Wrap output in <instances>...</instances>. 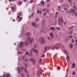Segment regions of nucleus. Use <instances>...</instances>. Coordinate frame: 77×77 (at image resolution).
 <instances>
[{"instance_id":"nucleus-63","label":"nucleus","mask_w":77,"mask_h":77,"mask_svg":"<svg viewBox=\"0 0 77 77\" xmlns=\"http://www.w3.org/2000/svg\"><path fill=\"white\" fill-rule=\"evenodd\" d=\"M23 69H24V67H23L21 68L22 70L23 71Z\"/></svg>"},{"instance_id":"nucleus-53","label":"nucleus","mask_w":77,"mask_h":77,"mask_svg":"<svg viewBox=\"0 0 77 77\" xmlns=\"http://www.w3.org/2000/svg\"><path fill=\"white\" fill-rule=\"evenodd\" d=\"M46 11L47 12H49V10H48L46 9Z\"/></svg>"},{"instance_id":"nucleus-39","label":"nucleus","mask_w":77,"mask_h":77,"mask_svg":"<svg viewBox=\"0 0 77 77\" xmlns=\"http://www.w3.org/2000/svg\"><path fill=\"white\" fill-rule=\"evenodd\" d=\"M30 60L31 61H32V62H33V60H34V59H33L32 58H31L30 59Z\"/></svg>"},{"instance_id":"nucleus-34","label":"nucleus","mask_w":77,"mask_h":77,"mask_svg":"<svg viewBox=\"0 0 77 77\" xmlns=\"http://www.w3.org/2000/svg\"><path fill=\"white\" fill-rule=\"evenodd\" d=\"M9 77V74H8L7 75H6V77Z\"/></svg>"},{"instance_id":"nucleus-23","label":"nucleus","mask_w":77,"mask_h":77,"mask_svg":"<svg viewBox=\"0 0 77 77\" xmlns=\"http://www.w3.org/2000/svg\"><path fill=\"white\" fill-rule=\"evenodd\" d=\"M29 56H32V52H31V51H30V54H29Z\"/></svg>"},{"instance_id":"nucleus-5","label":"nucleus","mask_w":77,"mask_h":77,"mask_svg":"<svg viewBox=\"0 0 77 77\" xmlns=\"http://www.w3.org/2000/svg\"><path fill=\"white\" fill-rule=\"evenodd\" d=\"M17 18H18L19 22H20L22 20H23V17H20L19 16H17Z\"/></svg>"},{"instance_id":"nucleus-62","label":"nucleus","mask_w":77,"mask_h":77,"mask_svg":"<svg viewBox=\"0 0 77 77\" xmlns=\"http://www.w3.org/2000/svg\"><path fill=\"white\" fill-rule=\"evenodd\" d=\"M3 77H5V75H2Z\"/></svg>"},{"instance_id":"nucleus-15","label":"nucleus","mask_w":77,"mask_h":77,"mask_svg":"<svg viewBox=\"0 0 77 77\" xmlns=\"http://www.w3.org/2000/svg\"><path fill=\"white\" fill-rule=\"evenodd\" d=\"M50 30H56V29L54 28V27H51L50 28Z\"/></svg>"},{"instance_id":"nucleus-1","label":"nucleus","mask_w":77,"mask_h":77,"mask_svg":"<svg viewBox=\"0 0 77 77\" xmlns=\"http://www.w3.org/2000/svg\"><path fill=\"white\" fill-rule=\"evenodd\" d=\"M33 41V39L31 38L30 37H27V39L26 40L25 44L26 46L28 45V44H32Z\"/></svg>"},{"instance_id":"nucleus-47","label":"nucleus","mask_w":77,"mask_h":77,"mask_svg":"<svg viewBox=\"0 0 77 77\" xmlns=\"http://www.w3.org/2000/svg\"><path fill=\"white\" fill-rule=\"evenodd\" d=\"M44 56H45V55L43 54L42 55V57H44Z\"/></svg>"},{"instance_id":"nucleus-29","label":"nucleus","mask_w":77,"mask_h":77,"mask_svg":"<svg viewBox=\"0 0 77 77\" xmlns=\"http://www.w3.org/2000/svg\"><path fill=\"white\" fill-rule=\"evenodd\" d=\"M21 4H22V2H19V5H21Z\"/></svg>"},{"instance_id":"nucleus-64","label":"nucleus","mask_w":77,"mask_h":77,"mask_svg":"<svg viewBox=\"0 0 77 77\" xmlns=\"http://www.w3.org/2000/svg\"><path fill=\"white\" fill-rule=\"evenodd\" d=\"M45 21H43L42 22V23H45Z\"/></svg>"},{"instance_id":"nucleus-35","label":"nucleus","mask_w":77,"mask_h":77,"mask_svg":"<svg viewBox=\"0 0 77 77\" xmlns=\"http://www.w3.org/2000/svg\"><path fill=\"white\" fill-rule=\"evenodd\" d=\"M35 21H39V18H37L35 19Z\"/></svg>"},{"instance_id":"nucleus-52","label":"nucleus","mask_w":77,"mask_h":77,"mask_svg":"<svg viewBox=\"0 0 77 77\" xmlns=\"http://www.w3.org/2000/svg\"><path fill=\"white\" fill-rule=\"evenodd\" d=\"M74 39H72V43H74Z\"/></svg>"},{"instance_id":"nucleus-20","label":"nucleus","mask_w":77,"mask_h":77,"mask_svg":"<svg viewBox=\"0 0 77 77\" xmlns=\"http://www.w3.org/2000/svg\"><path fill=\"white\" fill-rule=\"evenodd\" d=\"M54 48L55 49H56L57 50H58V49H59V48L58 46L55 47H54Z\"/></svg>"},{"instance_id":"nucleus-40","label":"nucleus","mask_w":77,"mask_h":77,"mask_svg":"<svg viewBox=\"0 0 77 77\" xmlns=\"http://www.w3.org/2000/svg\"><path fill=\"white\" fill-rule=\"evenodd\" d=\"M24 71L25 72H27V69H24Z\"/></svg>"},{"instance_id":"nucleus-10","label":"nucleus","mask_w":77,"mask_h":77,"mask_svg":"<svg viewBox=\"0 0 77 77\" xmlns=\"http://www.w3.org/2000/svg\"><path fill=\"white\" fill-rule=\"evenodd\" d=\"M70 11L71 12H72V15H74V12H75L74 11V10H73V9H71L70 10Z\"/></svg>"},{"instance_id":"nucleus-30","label":"nucleus","mask_w":77,"mask_h":77,"mask_svg":"<svg viewBox=\"0 0 77 77\" xmlns=\"http://www.w3.org/2000/svg\"><path fill=\"white\" fill-rule=\"evenodd\" d=\"M18 71L19 72H21V69L20 68H19Z\"/></svg>"},{"instance_id":"nucleus-56","label":"nucleus","mask_w":77,"mask_h":77,"mask_svg":"<svg viewBox=\"0 0 77 77\" xmlns=\"http://www.w3.org/2000/svg\"><path fill=\"white\" fill-rule=\"evenodd\" d=\"M25 62H27V59H25Z\"/></svg>"},{"instance_id":"nucleus-6","label":"nucleus","mask_w":77,"mask_h":77,"mask_svg":"<svg viewBox=\"0 0 77 77\" xmlns=\"http://www.w3.org/2000/svg\"><path fill=\"white\" fill-rule=\"evenodd\" d=\"M24 45V43H23V42H20V44L19 45V47L20 48H22L23 47V45Z\"/></svg>"},{"instance_id":"nucleus-17","label":"nucleus","mask_w":77,"mask_h":77,"mask_svg":"<svg viewBox=\"0 0 77 77\" xmlns=\"http://www.w3.org/2000/svg\"><path fill=\"white\" fill-rule=\"evenodd\" d=\"M41 4L42 5V6L44 5L45 2H44L43 1H42L41 2Z\"/></svg>"},{"instance_id":"nucleus-45","label":"nucleus","mask_w":77,"mask_h":77,"mask_svg":"<svg viewBox=\"0 0 77 77\" xmlns=\"http://www.w3.org/2000/svg\"><path fill=\"white\" fill-rule=\"evenodd\" d=\"M25 57H26V56H25V55H24L23 56V58H22V59H24V58H25Z\"/></svg>"},{"instance_id":"nucleus-60","label":"nucleus","mask_w":77,"mask_h":77,"mask_svg":"<svg viewBox=\"0 0 77 77\" xmlns=\"http://www.w3.org/2000/svg\"><path fill=\"white\" fill-rule=\"evenodd\" d=\"M56 37L57 39H59V38L58 37V36H57V35H56Z\"/></svg>"},{"instance_id":"nucleus-54","label":"nucleus","mask_w":77,"mask_h":77,"mask_svg":"<svg viewBox=\"0 0 77 77\" xmlns=\"http://www.w3.org/2000/svg\"><path fill=\"white\" fill-rule=\"evenodd\" d=\"M57 69H60V66L58 67H57Z\"/></svg>"},{"instance_id":"nucleus-21","label":"nucleus","mask_w":77,"mask_h":77,"mask_svg":"<svg viewBox=\"0 0 77 77\" xmlns=\"http://www.w3.org/2000/svg\"><path fill=\"white\" fill-rule=\"evenodd\" d=\"M47 39L48 40H49V41H50V40H51V38H50V37L49 36H48Z\"/></svg>"},{"instance_id":"nucleus-27","label":"nucleus","mask_w":77,"mask_h":77,"mask_svg":"<svg viewBox=\"0 0 77 77\" xmlns=\"http://www.w3.org/2000/svg\"><path fill=\"white\" fill-rule=\"evenodd\" d=\"M42 59H40L39 61V63H41L42 62Z\"/></svg>"},{"instance_id":"nucleus-13","label":"nucleus","mask_w":77,"mask_h":77,"mask_svg":"<svg viewBox=\"0 0 77 77\" xmlns=\"http://www.w3.org/2000/svg\"><path fill=\"white\" fill-rule=\"evenodd\" d=\"M64 54H66V56H68V53H67V51L65 50H64Z\"/></svg>"},{"instance_id":"nucleus-2","label":"nucleus","mask_w":77,"mask_h":77,"mask_svg":"<svg viewBox=\"0 0 77 77\" xmlns=\"http://www.w3.org/2000/svg\"><path fill=\"white\" fill-rule=\"evenodd\" d=\"M39 41L42 44H44L45 43V40L44 37H40L39 39Z\"/></svg>"},{"instance_id":"nucleus-8","label":"nucleus","mask_w":77,"mask_h":77,"mask_svg":"<svg viewBox=\"0 0 77 77\" xmlns=\"http://www.w3.org/2000/svg\"><path fill=\"white\" fill-rule=\"evenodd\" d=\"M50 36L51 38H53V37H54V35L53 34V33L52 32H51L50 33Z\"/></svg>"},{"instance_id":"nucleus-4","label":"nucleus","mask_w":77,"mask_h":77,"mask_svg":"<svg viewBox=\"0 0 77 77\" xmlns=\"http://www.w3.org/2000/svg\"><path fill=\"white\" fill-rule=\"evenodd\" d=\"M30 50L31 52H32L33 51H34L35 52V53H38V51L36 49L34 48H31Z\"/></svg>"},{"instance_id":"nucleus-18","label":"nucleus","mask_w":77,"mask_h":77,"mask_svg":"<svg viewBox=\"0 0 77 77\" xmlns=\"http://www.w3.org/2000/svg\"><path fill=\"white\" fill-rule=\"evenodd\" d=\"M38 72H39V73L40 74H42V71H41V69H39Z\"/></svg>"},{"instance_id":"nucleus-43","label":"nucleus","mask_w":77,"mask_h":77,"mask_svg":"<svg viewBox=\"0 0 77 77\" xmlns=\"http://www.w3.org/2000/svg\"><path fill=\"white\" fill-rule=\"evenodd\" d=\"M33 0H31L30 1V3H33Z\"/></svg>"},{"instance_id":"nucleus-49","label":"nucleus","mask_w":77,"mask_h":77,"mask_svg":"<svg viewBox=\"0 0 77 77\" xmlns=\"http://www.w3.org/2000/svg\"><path fill=\"white\" fill-rule=\"evenodd\" d=\"M28 53L27 52H26V53L25 54L26 55H27L28 54Z\"/></svg>"},{"instance_id":"nucleus-48","label":"nucleus","mask_w":77,"mask_h":77,"mask_svg":"<svg viewBox=\"0 0 77 77\" xmlns=\"http://www.w3.org/2000/svg\"><path fill=\"white\" fill-rule=\"evenodd\" d=\"M21 75L22 76V77H24V74L22 73Z\"/></svg>"},{"instance_id":"nucleus-26","label":"nucleus","mask_w":77,"mask_h":77,"mask_svg":"<svg viewBox=\"0 0 77 77\" xmlns=\"http://www.w3.org/2000/svg\"><path fill=\"white\" fill-rule=\"evenodd\" d=\"M57 46L58 47H60V46H61V44L58 43L57 44Z\"/></svg>"},{"instance_id":"nucleus-61","label":"nucleus","mask_w":77,"mask_h":77,"mask_svg":"<svg viewBox=\"0 0 77 77\" xmlns=\"http://www.w3.org/2000/svg\"><path fill=\"white\" fill-rule=\"evenodd\" d=\"M54 47H53L51 48V49L52 50H53V49H54Z\"/></svg>"},{"instance_id":"nucleus-25","label":"nucleus","mask_w":77,"mask_h":77,"mask_svg":"<svg viewBox=\"0 0 77 77\" xmlns=\"http://www.w3.org/2000/svg\"><path fill=\"white\" fill-rule=\"evenodd\" d=\"M74 15L75 17H77V13L75 12L74 13Z\"/></svg>"},{"instance_id":"nucleus-37","label":"nucleus","mask_w":77,"mask_h":77,"mask_svg":"<svg viewBox=\"0 0 77 77\" xmlns=\"http://www.w3.org/2000/svg\"><path fill=\"white\" fill-rule=\"evenodd\" d=\"M24 65L25 67H27V66H28L27 64V63L25 64Z\"/></svg>"},{"instance_id":"nucleus-36","label":"nucleus","mask_w":77,"mask_h":77,"mask_svg":"<svg viewBox=\"0 0 77 77\" xmlns=\"http://www.w3.org/2000/svg\"><path fill=\"white\" fill-rule=\"evenodd\" d=\"M58 11H60V6H59V7H58Z\"/></svg>"},{"instance_id":"nucleus-58","label":"nucleus","mask_w":77,"mask_h":77,"mask_svg":"<svg viewBox=\"0 0 77 77\" xmlns=\"http://www.w3.org/2000/svg\"><path fill=\"white\" fill-rule=\"evenodd\" d=\"M69 38H72V36H69Z\"/></svg>"},{"instance_id":"nucleus-33","label":"nucleus","mask_w":77,"mask_h":77,"mask_svg":"<svg viewBox=\"0 0 77 77\" xmlns=\"http://www.w3.org/2000/svg\"><path fill=\"white\" fill-rule=\"evenodd\" d=\"M56 29H57V30H60V28L58 27H57Z\"/></svg>"},{"instance_id":"nucleus-31","label":"nucleus","mask_w":77,"mask_h":77,"mask_svg":"<svg viewBox=\"0 0 77 77\" xmlns=\"http://www.w3.org/2000/svg\"><path fill=\"white\" fill-rule=\"evenodd\" d=\"M18 53L19 54H22V53H23L21 51H20V52H18Z\"/></svg>"},{"instance_id":"nucleus-22","label":"nucleus","mask_w":77,"mask_h":77,"mask_svg":"<svg viewBox=\"0 0 77 77\" xmlns=\"http://www.w3.org/2000/svg\"><path fill=\"white\" fill-rule=\"evenodd\" d=\"M11 10L12 11L14 12V11H15V8L14 7L12 8Z\"/></svg>"},{"instance_id":"nucleus-24","label":"nucleus","mask_w":77,"mask_h":77,"mask_svg":"<svg viewBox=\"0 0 77 77\" xmlns=\"http://www.w3.org/2000/svg\"><path fill=\"white\" fill-rule=\"evenodd\" d=\"M71 45L69 44V46H70V48H72V44L70 45Z\"/></svg>"},{"instance_id":"nucleus-9","label":"nucleus","mask_w":77,"mask_h":77,"mask_svg":"<svg viewBox=\"0 0 77 77\" xmlns=\"http://www.w3.org/2000/svg\"><path fill=\"white\" fill-rule=\"evenodd\" d=\"M21 15H22V12H18L17 13V15H18L19 16H21Z\"/></svg>"},{"instance_id":"nucleus-32","label":"nucleus","mask_w":77,"mask_h":77,"mask_svg":"<svg viewBox=\"0 0 77 77\" xmlns=\"http://www.w3.org/2000/svg\"><path fill=\"white\" fill-rule=\"evenodd\" d=\"M68 2L70 3V4H71V3H72L71 0H68Z\"/></svg>"},{"instance_id":"nucleus-19","label":"nucleus","mask_w":77,"mask_h":77,"mask_svg":"<svg viewBox=\"0 0 77 77\" xmlns=\"http://www.w3.org/2000/svg\"><path fill=\"white\" fill-rule=\"evenodd\" d=\"M26 35L27 36H29V35H30V32H27L26 33Z\"/></svg>"},{"instance_id":"nucleus-14","label":"nucleus","mask_w":77,"mask_h":77,"mask_svg":"<svg viewBox=\"0 0 77 77\" xmlns=\"http://www.w3.org/2000/svg\"><path fill=\"white\" fill-rule=\"evenodd\" d=\"M66 59L67 62H68L69 60V56H67L66 57Z\"/></svg>"},{"instance_id":"nucleus-44","label":"nucleus","mask_w":77,"mask_h":77,"mask_svg":"<svg viewBox=\"0 0 77 77\" xmlns=\"http://www.w3.org/2000/svg\"><path fill=\"white\" fill-rule=\"evenodd\" d=\"M72 74H73V75H75V72H73L72 73Z\"/></svg>"},{"instance_id":"nucleus-7","label":"nucleus","mask_w":77,"mask_h":77,"mask_svg":"<svg viewBox=\"0 0 77 77\" xmlns=\"http://www.w3.org/2000/svg\"><path fill=\"white\" fill-rule=\"evenodd\" d=\"M32 26H33L34 27H36V23L35 22H33L31 23Z\"/></svg>"},{"instance_id":"nucleus-46","label":"nucleus","mask_w":77,"mask_h":77,"mask_svg":"<svg viewBox=\"0 0 77 77\" xmlns=\"http://www.w3.org/2000/svg\"><path fill=\"white\" fill-rule=\"evenodd\" d=\"M34 14L33 13H32V14L31 15V17H33V16Z\"/></svg>"},{"instance_id":"nucleus-50","label":"nucleus","mask_w":77,"mask_h":77,"mask_svg":"<svg viewBox=\"0 0 77 77\" xmlns=\"http://www.w3.org/2000/svg\"><path fill=\"white\" fill-rule=\"evenodd\" d=\"M34 48H36V45H35L34 47Z\"/></svg>"},{"instance_id":"nucleus-57","label":"nucleus","mask_w":77,"mask_h":77,"mask_svg":"<svg viewBox=\"0 0 77 77\" xmlns=\"http://www.w3.org/2000/svg\"><path fill=\"white\" fill-rule=\"evenodd\" d=\"M43 11H45V8L43 9Z\"/></svg>"},{"instance_id":"nucleus-38","label":"nucleus","mask_w":77,"mask_h":77,"mask_svg":"<svg viewBox=\"0 0 77 77\" xmlns=\"http://www.w3.org/2000/svg\"><path fill=\"white\" fill-rule=\"evenodd\" d=\"M72 32H73L72 30L70 32H69V35H71V33H72Z\"/></svg>"},{"instance_id":"nucleus-41","label":"nucleus","mask_w":77,"mask_h":77,"mask_svg":"<svg viewBox=\"0 0 77 77\" xmlns=\"http://www.w3.org/2000/svg\"><path fill=\"white\" fill-rule=\"evenodd\" d=\"M45 50H47V46H46L45 48Z\"/></svg>"},{"instance_id":"nucleus-55","label":"nucleus","mask_w":77,"mask_h":77,"mask_svg":"<svg viewBox=\"0 0 77 77\" xmlns=\"http://www.w3.org/2000/svg\"><path fill=\"white\" fill-rule=\"evenodd\" d=\"M47 33V32H46V31H44L43 32V33Z\"/></svg>"},{"instance_id":"nucleus-28","label":"nucleus","mask_w":77,"mask_h":77,"mask_svg":"<svg viewBox=\"0 0 77 77\" xmlns=\"http://www.w3.org/2000/svg\"><path fill=\"white\" fill-rule=\"evenodd\" d=\"M65 41L66 42H68V40L66 38H65Z\"/></svg>"},{"instance_id":"nucleus-59","label":"nucleus","mask_w":77,"mask_h":77,"mask_svg":"<svg viewBox=\"0 0 77 77\" xmlns=\"http://www.w3.org/2000/svg\"><path fill=\"white\" fill-rule=\"evenodd\" d=\"M23 1H24V2H27V0H23Z\"/></svg>"},{"instance_id":"nucleus-42","label":"nucleus","mask_w":77,"mask_h":77,"mask_svg":"<svg viewBox=\"0 0 77 77\" xmlns=\"http://www.w3.org/2000/svg\"><path fill=\"white\" fill-rule=\"evenodd\" d=\"M46 14H47V13L46 12H45L44 14V16H45V15H46Z\"/></svg>"},{"instance_id":"nucleus-12","label":"nucleus","mask_w":77,"mask_h":77,"mask_svg":"<svg viewBox=\"0 0 77 77\" xmlns=\"http://www.w3.org/2000/svg\"><path fill=\"white\" fill-rule=\"evenodd\" d=\"M37 12L39 14H42V11H39V10H38L37 11Z\"/></svg>"},{"instance_id":"nucleus-11","label":"nucleus","mask_w":77,"mask_h":77,"mask_svg":"<svg viewBox=\"0 0 77 77\" xmlns=\"http://www.w3.org/2000/svg\"><path fill=\"white\" fill-rule=\"evenodd\" d=\"M74 27V26H70L69 28H68V29L69 30H71V29H72V28Z\"/></svg>"},{"instance_id":"nucleus-51","label":"nucleus","mask_w":77,"mask_h":77,"mask_svg":"<svg viewBox=\"0 0 77 77\" xmlns=\"http://www.w3.org/2000/svg\"><path fill=\"white\" fill-rule=\"evenodd\" d=\"M36 61L35 60L33 61V63H35L36 62Z\"/></svg>"},{"instance_id":"nucleus-16","label":"nucleus","mask_w":77,"mask_h":77,"mask_svg":"<svg viewBox=\"0 0 77 77\" xmlns=\"http://www.w3.org/2000/svg\"><path fill=\"white\" fill-rule=\"evenodd\" d=\"M75 64L74 63H73L72 64V68H74V67H75Z\"/></svg>"},{"instance_id":"nucleus-3","label":"nucleus","mask_w":77,"mask_h":77,"mask_svg":"<svg viewBox=\"0 0 77 77\" xmlns=\"http://www.w3.org/2000/svg\"><path fill=\"white\" fill-rule=\"evenodd\" d=\"M58 21L59 25H62L63 23V19L62 17H60L58 18Z\"/></svg>"}]
</instances>
